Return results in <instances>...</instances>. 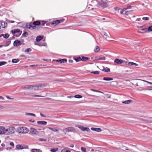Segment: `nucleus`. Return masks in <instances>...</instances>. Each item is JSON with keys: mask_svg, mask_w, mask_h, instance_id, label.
I'll return each instance as SVG.
<instances>
[{"mask_svg": "<svg viewBox=\"0 0 152 152\" xmlns=\"http://www.w3.org/2000/svg\"><path fill=\"white\" fill-rule=\"evenodd\" d=\"M42 88V85L40 84H38L34 86L26 85L22 87V88L24 90H37L41 89Z\"/></svg>", "mask_w": 152, "mask_h": 152, "instance_id": "1", "label": "nucleus"}, {"mask_svg": "<svg viewBox=\"0 0 152 152\" xmlns=\"http://www.w3.org/2000/svg\"><path fill=\"white\" fill-rule=\"evenodd\" d=\"M29 131L28 129L25 127H18L17 130V132L19 133L26 134Z\"/></svg>", "mask_w": 152, "mask_h": 152, "instance_id": "2", "label": "nucleus"}, {"mask_svg": "<svg viewBox=\"0 0 152 152\" xmlns=\"http://www.w3.org/2000/svg\"><path fill=\"white\" fill-rule=\"evenodd\" d=\"M15 131V128L13 127H10L6 129V134H13Z\"/></svg>", "mask_w": 152, "mask_h": 152, "instance_id": "3", "label": "nucleus"}, {"mask_svg": "<svg viewBox=\"0 0 152 152\" xmlns=\"http://www.w3.org/2000/svg\"><path fill=\"white\" fill-rule=\"evenodd\" d=\"M62 131L66 134L67 132H74L75 131V129L72 127L70 126L62 129Z\"/></svg>", "mask_w": 152, "mask_h": 152, "instance_id": "4", "label": "nucleus"}, {"mask_svg": "<svg viewBox=\"0 0 152 152\" xmlns=\"http://www.w3.org/2000/svg\"><path fill=\"white\" fill-rule=\"evenodd\" d=\"M102 3H98L97 5L98 7H102L103 8H104L107 6V0H101Z\"/></svg>", "mask_w": 152, "mask_h": 152, "instance_id": "5", "label": "nucleus"}, {"mask_svg": "<svg viewBox=\"0 0 152 152\" xmlns=\"http://www.w3.org/2000/svg\"><path fill=\"white\" fill-rule=\"evenodd\" d=\"M39 133V132L36 129L33 128H31L30 129L29 134L31 135H37Z\"/></svg>", "mask_w": 152, "mask_h": 152, "instance_id": "6", "label": "nucleus"}, {"mask_svg": "<svg viewBox=\"0 0 152 152\" xmlns=\"http://www.w3.org/2000/svg\"><path fill=\"white\" fill-rule=\"evenodd\" d=\"M16 148L18 149H22L27 148L28 146L25 145L18 144L16 145Z\"/></svg>", "mask_w": 152, "mask_h": 152, "instance_id": "7", "label": "nucleus"}, {"mask_svg": "<svg viewBox=\"0 0 152 152\" xmlns=\"http://www.w3.org/2000/svg\"><path fill=\"white\" fill-rule=\"evenodd\" d=\"M26 28H27L31 30H33L36 29V27L35 26H33L32 23H30L29 24H27L26 25Z\"/></svg>", "mask_w": 152, "mask_h": 152, "instance_id": "8", "label": "nucleus"}, {"mask_svg": "<svg viewBox=\"0 0 152 152\" xmlns=\"http://www.w3.org/2000/svg\"><path fill=\"white\" fill-rule=\"evenodd\" d=\"M6 134V129L4 126H0V134Z\"/></svg>", "mask_w": 152, "mask_h": 152, "instance_id": "9", "label": "nucleus"}, {"mask_svg": "<svg viewBox=\"0 0 152 152\" xmlns=\"http://www.w3.org/2000/svg\"><path fill=\"white\" fill-rule=\"evenodd\" d=\"M64 19H62L60 20H57L53 22L52 23V24L53 25H58V24L61 23L64 21Z\"/></svg>", "mask_w": 152, "mask_h": 152, "instance_id": "10", "label": "nucleus"}, {"mask_svg": "<svg viewBox=\"0 0 152 152\" xmlns=\"http://www.w3.org/2000/svg\"><path fill=\"white\" fill-rule=\"evenodd\" d=\"M114 62L117 64H122L124 63V61L122 59L116 58L114 60Z\"/></svg>", "mask_w": 152, "mask_h": 152, "instance_id": "11", "label": "nucleus"}, {"mask_svg": "<svg viewBox=\"0 0 152 152\" xmlns=\"http://www.w3.org/2000/svg\"><path fill=\"white\" fill-rule=\"evenodd\" d=\"M13 44L14 46H18L21 44V43L19 40H15Z\"/></svg>", "mask_w": 152, "mask_h": 152, "instance_id": "12", "label": "nucleus"}, {"mask_svg": "<svg viewBox=\"0 0 152 152\" xmlns=\"http://www.w3.org/2000/svg\"><path fill=\"white\" fill-rule=\"evenodd\" d=\"M12 33L13 34H15L16 33H19V35H20V34H21V32H20V30L19 29H14V30H12L11 31Z\"/></svg>", "mask_w": 152, "mask_h": 152, "instance_id": "13", "label": "nucleus"}, {"mask_svg": "<svg viewBox=\"0 0 152 152\" xmlns=\"http://www.w3.org/2000/svg\"><path fill=\"white\" fill-rule=\"evenodd\" d=\"M91 129L94 131H95L97 132H100L102 131L101 129L97 128H94L92 127L91 128Z\"/></svg>", "mask_w": 152, "mask_h": 152, "instance_id": "14", "label": "nucleus"}, {"mask_svg": "<svg viewBox=\"0 0 152 152\" xmlns=\"http://www.w3.org/2000/svg\"><path fill=\"white\" fill-rule=\"evenodd\" d=\"M96 60H105V57L102 56H100L99 57H96Z\"/></svg>", "mask_w": 152, "mask_h": 152, "instance_id": "15", "label": "nucleus"}, {"mask_svg": "<svg viewBox=\"0 0 152 152\" xmlns=\"http://www.w3.org/2000/svg\"><path fill=\"white\" fill-rule=\"evenodd\" d=\"M1 25L2 28H4L7 26V23L4 21H1Z\"/></svg>", "mask_w": 152, "mask_h": 152, "instance_id": "16", "label": "nucleus"}, {"mask_svg": "<svg viewBox=\"0 0 152 152\" xmlns=\"http://www.w3.org/2000/svg\"><path fill=\"white\" fill-rule=\"evenodd\" d=\"M138 81H140V80H138ZM131 83L134 86H139V84H142V83L141 82H134V83Z\"/></svg>", "mask_w": 152, "mask_h": 152, "instance_id": "17", "label": "nucleus"}, {"mask_svg": "<svg viewBox=\"0 0 152 152\" xmlns=\"http://www.w3.org/2000/svg\"><path fill=\"white\" fill-rule=\"evenodd\" d=\"M32 24L33 26H38L41 24V22L39 20H37L34 21L32 23Z\"/></svg>", "mask_w": 152, "mask_h": 152, "instance_id": "18", "label": "nucleus"}, {"mask_svg": "<svg viewBox=\"0 0 152 152\" xmlns=\"http://www.w3.org/2000/svg\"><path fill=\"white\" fill-rule=\"evenodd\" d=\"M37 123L38 124L45 125L47 124V122L45 121H38Z\"/></svg>", "mask_w": 152, "mask_h": 152, "instance_id": "19", "label": "nucleus"}, {"mask_svg": "<svg viewBox=\"0 0 152 152\" xmlns=\"http://www.w3.org/2000/svg\"><path fill=\"white\" fill-rule=\"evenodd\" d=\"M43 36H39L37 37L36 40L37 42H39L43 38Z\"/></svg>", "mask_w": 152, "mask_h": 152, "instance_id": "20", "label": "nucleus"}, {"mask_svg": "<svg viewBox=\"0 0 152 152\" xmlns=\"http://www.w3.org/2000/svg\"><path fill=\"white\" fill-rule=\"evenodd\" d=\"M81 130L83 131H87V132H89L90 131V130L89 128L83 126Z\"/></svg>", "mask_w": 152, "mask_h": 152, "instance_id": "21", "label": "nucleus"}, {"mask_svg": "<svg viewBox=\"0 0 152 152\" xmlns=\"http://www.w3.org/2000/svg\"><path fill=\"white\" fill-rule=\"evenodd\" d=\"M48 128L49 129H50L52 130L54 132H57L59 130H62V129H56L55 128H52L49 127Z\"/></svg>", "mask_w": 152, "mask_h": 152, "instance_id": "22", "label": "nucleus"}, {"mask_svg": "<svg viewBox=\"0 0 152 152\" xmlns=\"http://www.w3.org/2000/svg\"><path fill=\"white\" fill-rule=\"evenodd\" d=\"M100 50V48L98 46H96L94 49V51L95 53L99 52Z\"/></svg>", "mask_w": 152, "mask_h": 152, "instance_id": "23", "label": "nucleus"}, {"mask_svg": "<svg viewBox=\"0 0 152 152\" xmlns=\"http://www.w3.org/2000/svg\"><path fill=\"white\" fill-rule=\"evenodd\" d=\"M102 70L104 72H109L110 71V69L109 68H107V67H103V69H102Z\"/></svg>", "mask_w": 152, "mask_h": 152, "instance_id": "24", "label": "nucleus"}, {"mask_svg": "<svg viewBox=\"0 0 152 152\" xmlns=\"http://www.w3.org/2000/svg\"><path fill=\"white\" fill-rule=\"evenodd\" d=\"M103 80L106 81H110L113 80V79L112 78L109 77H104L103 78Z\"/></svg>", "mask_w": 152, "mask_h": 152, "instance_id": "25", "label": "nucleus"}, {"mask_svg": "<svg viewBox=\"0 0 152 152\" xmlns=\"http://www.w3.org/2000/svg\"><path fill=\"white\" fill-rule=\"evenodd\" d=\"M31 152H42L41 150L39 149H32L31 151Z\"/></svg>", "mask_w": 152, "mask_h": 152, "instance_id": "26", "label": "nucleus"}, {"mask_svg": "<svg viewBox=\"0 0 152 152\" xmlns=\"http://www.w3.org/2000/svg\"><path fill=\"white\" fill-rule=\"evenodd\" d=\"M36 45L39 46H45L47 45V44L46 43H39Z\"/></svg>", "mask_w": 152, "mask_h": 152, "instance_id": "27", "label": "nucleus"}, {"mask_svg": "<svg viewBox=\"0 0 152 152\" xmlns=\"http://www.w3.org/2000/svg\"><path fill=\"white\" fill-rule=\"evenodd\" d=\"M132 102V101L131 100H127L123 102H122L123 103L125 104H129L130 103H131Z\"/></svg>", "mask_w": 152, "mask_h": 152, "instance_id": "28", "label": "nucleus"}, {"mask_svg": "<svg viewBox=\"0 0 152 152\" xmlns=\"http://www.w3.org/2000/svg\"><path fill=\"white\" fill-rule=\"evenodd\" d=\"M58 61L60 62L61 63H65L67 62V60L66 59H63L61 60H59L57 61Z\"/></svg>", "mask_w": 152, "mask_h": 152, "instance_id": "29", "label": "nucleus"}, {"mask_svg": "<svg viewBox=\"0 0 152 152\" xmlns=\"http://www.w3.org/2000/svg\"><path fill=\"white\" fill-rule=\"evenodd\" d=\"M141 30L143 32L138 31L139 33H145L147 32V29L146 28H144L143 29H141Z\"/></svg>", "mask_w": 152, "mask_h": 152, "instance_id": "30", "label": "nucleus"}, {"mask_svg": "<svg viewBox=\"0 0 152 152\" xmlns=\"http://www.w3.org/2000/svg\"><path fill=\"white\" fill-rule=\"evenodd\" d=\"M2 36H3L5 38H7L9 37V35L7 34H1L0 35V37H1Z\"/></svg>", "mask_w": 152, "mask_h": 152, "instance_id": "31", "label": "nucleus"}, {"mask_svg": "<svg viewBox=\"0 0 152 152\" xmlns=\"http://www.w3.org/2000/svg\"><path fill=\"white\" fill-rule=\"evenodd\" d=\"M10 41H6L5 43L4 44V46H7L10 44Z\"/></svg>", "mask_w": 152, "mask_h": 152, "instance_id": "32", "label": "nucleus"}, {"mask_svg": "<svg viewBox=\"0 0 152 152\" xmlns=\"http://www.w3.org/2000/svg\"><path fill=\"white\" fill-rule=\"evenodd\" d=\"M19 60L17 59H14L12 60V62L13 63H17L18 62Z\"/></svg>", "mask_w": 152, "mask_h": 152, "instance_id": "33", "label": "nucleus"}, {"mask_svg": "<svg viewBox=\"0 0 152 152\" xmlns=\"http://www.w3.org/2000/svg\"><path fill=\"white\" fill-rule=\"evenodd\" d=\"M75 60L77 62H79L80 61H82V58L80 57H79L77 58H76L75 59Z\"/></svg>", "mask_w": 152, "mask_h": 152, "instance_id": "34", "label": "nucleus"}, {"mask_svg": "<svg viewBox=\"0 0 152 152\" xmlns=\"http://www.w3.org/2000/svg\"><path fill=\"white\" fill-rule=\"evenodd\" d=\"M58 150V148H53V149H51L50 150V151L52 152H56Z\"/></svg>", "mask_w": 152, "mask_h": 152, "instance_id": "35", "label": "nucleus"}, {"mask_svg": "<svg viewBox=\"0 0 152 152\" xmlns=\"http://www.w3.org/2000/svg\"><path fill=\"white\" fill-rule=\"evenodd\" d=\"M74 97L77 98H81L82 97V96L80 95H75Z\"/></svg>", "mask_w": 152, "mask_h": 152, "instance_id": "36", "label": "nucleus"}, {"mask_svg": "<svg viewBox=\"0 0 152 152\" xmlns=\"http://www.w3.org/2000/svg\"><path fill=\"white\" fill-rule=\"evenodd\" d=\"M7 62L5 61H0V66L7 64Z\"/></svg>", "mask_w": 152, "mask_h": 152, "instance_id": "37", "label": "nucleus"}, {"mask_svg": "<svg viewBox=\"0 0 152 152\" xmlns=\"http://www.w3.org/2000/svg\"><path fill=\"white\" fill-rule=\"evenodd\" d=\"M61 152H71V151L66 149H64L62 150Z\"/></svg>", "mask_w": 152, "mask_h": 152, "instance_id": "38", "label": "nucleus"}, {"mask_svg": "<svg viewBox=\"0 0 152 152\" xmlns=\"http://www.w3.org/2000/svg\"><path fill=\"white\" fill-rule=\"evenodd\" d=\"M103 34L104 35V37L106 39L109 37L108 35L107 34L106 32H104Z\"/></svg>", "mask_w": 152, "mask_h": 152, "instance_id": "39", "label": "nucleus"}, {"mask_svg": "<svg viewBox=\"0 0 152 152\" xmlns=\"http://www.w3.org/2000/svg\"><path fill=\"white\" fill-rule=\"evenodd\" d=\"M38 140L39 141H44L45 142L47 140V139H44L43 138H39L38 139Z\"/></svg>", "mask_w": 152, "mask_h": 152, "instance_id": "40", "label": "nucleus"}, {"mask_svg": "<svg viewBox=\"0 0 152 152\" xmlns=\"http://www.w3.org/2000/svg\"><path fill=\"white\" fill-rule=\"evenodd\" d=\"M100 72L99 71H93L92 72H91V73L94 74H99Z\"/></svg>", "mask_w": 152, "mask_h": 152, "instance_id": "41", "label": "nucleus"}, {"mask_svg": "<svg viewBox=\"0 0 152 152\" xmlns=\"http://www.w3.org/2000/svg\"><path fill=\"white\" fill-rule=\"evenodd\" d=\"M26 115H31V116H33L34 117H35V115L34 113H26Z\"/></svg>", "mask_w": 152, "mask_h": 152, "instance_id": "42", "label": "nucleus"}, {"mask_svg": "<svg viewBox=\"0 0 152 152\" xmlns=\"http://www.w3.org/2000/svg\"><path fill=\"white\" fill-rule=\"evenodd\" d=\"M138 65V64L136 63H135L133 62H131V66H137Z\"/></svg>", "mask_w": 152, "mask_h": 152, "instance_id": "43", "label": "nucleus"}, {"mask_svg": "<svg viewBox=\"0 0 152 152\" xmlns=\"http://www.w3.org/2000/svg\"><path fill=\"white\" fill-rule=\"evenodd\" d=\"M88 58L87 57H82V60L83 61H85L88 59Z\"/></svg>", "mask_w": 152, "mask_h": 152, "instance_id": "44", "label": "nucleus"}, {"mask_svg": "<svg viewBox=\"0 0 152 152\" xmlns=\"http://www.w3.org/2000/svg\"><path fill=\"white\" fill-rule=\"evenodd\" d=\"M138 80H140L141 81H143L147 83L150 84H152V83L148 81H146V80H140V79H138Z\"/></svg>", "mask_w": 152, "mask_h": 152, "instance_id": "45", "label": "nucleus"}, {"mask_svg": "<svg viewBox=\"0 0 152 152\" xmlns=\"http://www.w3.org/2000/svg\"><path fill=\"white\" fill-rule=\"evenodd\" d=\"M81 150L82 151V152H86V148H85L82 147L81 148Z\"/></svg>", "mask_w": 152, "mask_h": 152, "instance_id": "46", "label": "nucleus"}, {"mask_svg": "<svg viewBox=\"0 0 152 152\" xmlns=\"http://www.w3.org/2000/svg\"><path fill=\"white\" fill-rule=\"evenodd\" d=\"M142 19L144 20H148L149 19V18L148 17H145L143 18Z\"/></svg>", "mask_w": 152, "mask_h": 152, "instance_id": "47", "label": "nucleus"}, {"mask_svg": "<svg viewBox=\"0 0 152 152\" xmlns=\"http://www.w3.org/2000/svg\"><path fill=\"white\" fill-rule=\"evenodd\" d=\"M147 65L148 66V67H151L152 66V63L151 62H149L147 64Z\"/></svg>", "mask_w": 152, "mask_h": 152, "instance_id": "48", "label": "nucleus"}, {"mask_svg": "<svg viewBox=\"0 0 152 152\" xmlns=\"http://www.w3.org/2000/svg\"><path fill=\"white\" fill-rule=\"evenodd\" d=\"M148 31H152V26H150L148 28Z\"/></svg>", "mask_w": 152, "mask_h": 152, "instance_id": "49", "label": "nucleus"}, {"mask_svg": "<svg viewBox=\"0 0 152 152\" xmlns=\"http://www.w3.org/2000/svg\"><path fill=\"white\" fill-rule=\"evenodd\" d=\"M30 51H31V49L30 48H28L25 51V52H28Z\"/></svg>", "mask_w": 152, "mask_h": 152, "instance_id": "50", "label": "nucleus"}, {"mask_svg": "<svg viewBox=\"0 0 152 152\" xmlns=\"http://www.w3.org/2000/svg\"><path fill=\"white\" fill-rule=\"evenodd\" d=\"M125 64L127 65L131 66V62L129 61H127L126 62Z\"/></svg>", "mask_w": 152, "mask_h": 152, "instance_id": "51", "label": "nucleus"}, {"mask_svg": "<svg viewBox=\"0 0 152 152\" xmlns=\"http://www.w3.org/2000/svg\"><path fill=\"white\" fill-rule=\"evenodd\" d=\"M45 21H42L41 22V24L40 25H42V26H44V25L45 24Z\"/></svg>", "mask_w": 152, "mask_h": 152, "instance_id": "52", "label": "nucleus"}, {"mask_svg": "<svg viewBox=\"0 0 152 152\" xmlns=\"http://www.w3.org/2000/svg\"><path fill=\"white\" fill-rule=\"evenodd\" d=\"M31 96L34 97H44V96H42L39 95H32Z\"/></svg>", "mask_w": 152, "mask_h": 152, "instance_id": "53", "label": "nucleus"}, {"mask_svg": "<svg viewBox=\"0 0 152 152\" xmlns=\"http://www.w3.org/2000/svg\"><path fill=\"white\" fill-rule=\"evenodd\" d=\"M27 35V32H25L23 34V36H24V37H26Z\"/></svg>", "mask_w": 152, "mask_h": 152, "instance_id": "54", "label": "nucleus"}, {"mask_svg": "<svg viewBox=\"0 0 152 152\" xmlns=\"http://www.w3.org/2000/svg\"><path fill=\"white\" fill-rule=\"evenodd\" d=\"M91 90L92 91H95V92H101V93L102 92L101 91H99L98 90H94L93 89H92Z\"/></svg>", "mask_w": 152, "mask_h": 152, "instance_id": "55", "label": "nucleus"}, {"mask_svg": "<svg viewBox=\"0 0 152 152\" xmlns=\"http://www.w3.org/2000/svg\"><path fill=\"white\" fill-rule=\"evenodd\" d=\"M10 145H11V146H12V147L13 148L14 147V144L13 143V142H11L10 144Z\"/></svg>", "mask_w": 152, "mask_h": 152, "instance_id": "56", "label": "nucleus"}, {"mask_svg": "<svg viewBox=\"0 0 152 152\" xmlns=\"http://www.w3.org/2000/svg\"><path fill=\"white\" fill-rule=\"evenodd\" d=\"M75 126L76 127H77L78 128H79V129H81V128L82 127V126H81V125H78V126H77V125H76Z\"/></svg>", "mask_w": 152, "mask_h": 152, "instance_id": "57", "label": "nucleus"}, {"mask_svg": "<svg viewBox=\"0 0 152 152\" xmlns=\"http://www.w3.org/2000/svg\"><path fill=\"white\" fill-rule=\"evenodd\" d=\"M75 126L76 127H77L78 128H79V129H81V128L82 127V126H81V125H78V126H77V125H76Z\"/></svg>", "mask_w": 152, "mask_h": 152, "instance_id": "58", "label": "nucleus"}, {"mask_svg": "<svg viewBox=\"0 0 152 152\" xmlns=\"http://www.w3.org/2000/svg\"><path fill=\"white\" fill-rule=\"evenodd\" d=\"M131 7L132 6H128V7L127 8L125 9V10H126L127 9H130L131 8Z\"/></svg>", "mask_w": 152, "mask_h": 152, "instance_id": "59", "label": "nucleus"}, {"mask_svg": "<svg viewBox=\"0 0 152 152\" xmlns=\"http://www.w3.org/2000/svg\"><path fill=\"white\" fill-rule=\"evenodd\" d=\"M73 97H74L72 96H67V98H73Z\"/></svg>", "mask_w": 152, "mask_h": 152, "instance_id": "60", "label": "nucleus"}, {"mask_svg": "<svg viewBox=\"0 0 152 152\" xmlns=\"http://www.w3.org/2000/svg\"><path fill=\"white\" fill-rule=\"evenodd\" d=\"M6 97L8 99H13L11 98L9 96H6Z\"/></svg>", "mask_w": 152, "mask_h": 152, "instance_id": "61", "label": "nucleus"}, {"mask_svg": "<svg viewBox=\"0 0 152 152\" xmlns=\"http://www.w3.org/2000/svg\"><path fill=\"white\" fill-rule=\"evenodd\" d=\"M69 146L71 148H73L74 147V145L72 144H71Z\"/></svg>", "mask_w": 152, "mask_h": 152, "instance_id": "62", "label": "nucleus"}, {"mask_svg": "<svg viewBox=\"0 0 152 152\" xmlns=\"http://www.w3.org/2000/svg\"><path fill=\"white\" fill-rule=\"evenodd\" d=\"M114 9L115 10H119V8L118 7H116L114 8Z\"/></svg>", "mask_w": 152, "mask_h": 152, "instance_id": "63", "label": "nucleus"}, {"mask_svg": "<svg viewBox=\"0 0 152 152\" xmlns=\"http://www.w3.org/2000/svg\"><path fill=\"white\" fill-rule=\"evenodd\" d=\"M4 98L2 96H0V99H1L2 100H4Z\"/></svg>", "mask_w": 152, "mask_h": 152, "instance_id": "64", "label": "nucleus"}]
</instances>
